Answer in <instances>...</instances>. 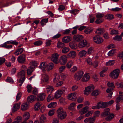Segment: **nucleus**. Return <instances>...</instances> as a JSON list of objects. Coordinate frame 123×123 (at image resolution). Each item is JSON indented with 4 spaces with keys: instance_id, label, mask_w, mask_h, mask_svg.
<instances>
[{
    "instance_id": "052dcab7",
    "label": "nucleus",
    "mask_w": 123,
    "mask_h": 123,
    "mask_svg": "<svg viewBox=\"0 0 123 123\" xmlns=\"http://www.w3.org/2000/svg\"><path fill=\"white\" fill-rule=\"evenodd\" d=\"M55 111V110L53 109L49 111L48 113V115L49 116H52L54 115Z\"/></svg>"
},
{
    "instance_id": "4468645a",
    "label": "nucleus",
    "mask_w": 123,
    "mask_h": 123,
    "mask_svg": "<svg viewBox=\"0 0 123 123\" xmlns=\"http://www.w3.org/2000/svg\"><path fill=\"white\" fill-rule=\"evenodd\" d=\"M87 43V41L84 40L79 43V47L80 48H83L86 46Z\"/></svg>"
},
{
    "instance_id": "3c124183",
    "label": "nucleus",
    "mask_w": 123,
    "mask_h": 123,
    "mask_svg": "<svg viewBox=\"0 0 123 123\" xmlns=\"http://www.w3.org/2000/svg\"><path fill=\"white\" fill-rule=\"evenodd\" d=\"M119 33V32L118 30L114 29L112 30L110 33L111 35L118 34Z\"/></svg>"
},
{
    "instance_id": "cd10ccee",
    "label": "nucleus",
    "mask_w": 123,
    "mask_h": 123,
    "mask_svg": "<svg viewBox=\"0 0 123 123\" xmlns=\"http://www.w3.org/2000/svg\"><path fill=\"white\" fill-rule=\"evenodd\" d=\"M89 108L88 106H86L83 108L80 111V113L81 115L87 112V110Z\"/></svg>"
},
{
    "instance_id": "f704fd0d",
    "label": "nucleus",
    "mask_w": 123,
    "mask_h": 123,
    "mask_svg": "<svg viewBox=\"0 0 123 123\" xmlns=\"http://www.w3.org/2000/svg\"><path fill=\"white\" fill-rule=\"evenodd\" d=\"M56 105V102H52L50 103L48 105V107L49 108H54Z\"/></svg>"
},
{
    "instance_id": "603ef678",
    "label": "nucleus",
    "mask_w": 123,
    "mask_h": 123,
    "mask_svg": "<svg viewBox=\"0 0 123 123\" xmlns=\"http://www.w3.org/2000/svg\"><path fill=\"white\" fill-rule=\"evenodd\" d=\"M43 42L39 40L35 42L34 43V44L37 46H40L42 43Z\"/></svg>"
},
{
    "instance_id": "bb28decb",
    "label": "nucleus",
    "mask_w": 123,
    "mask_h": 123,
    "mask_svg": "<svg viewBox=\"0 0 123 123\" xmlns=\"http://www.w3.org/2000/svg\"><path fill=\"white\" fill-rule=\"evenodd\" d=\"M25 72L24 70H22L18 73L17 75L18 77H25Z\"/></svg>"
},
{
    "instance_id": "6e6d98bb",
    "label": "nucleus",
    "mask_w": 123,
    "mask_h": 123,
    "mask_svg": "<svg viewBox=\"0 0 123 123\" xmlns=\"http://www.w3.org/2000/svg\"><path fill=\"white\" fill-rule=\"evenodd\" d=\"M104 15L103 13H98L96 15V17L97 18H102L104 16Z\"/></svg>"
},
{
    "instance_id": "c756f323",
    "label": "nucleus",
    "mask_w": 123,
    "mask_h": 123,
    "mask_svg": "<svg viewBox=\"0 0 123 123\" xmlns=\"http://www.w3.org/2000/svg\"><path fill=\"white\" fill-rule=\"evenodd\" d=\"M54 64L52 63L48 64L47 65V69L48 71H49L53 68Z\"/></svg>"
},
{
    "instance_id": "7c9ffc66",
    "label": "nucleus",
    "mask_w": 123,
    "mask_h": 123,
    "mask_svg": "<svg viewBox=\"0 0 123 123\" xmlns=\"http://www.w3.org/2000/svg\"><path fill=\"white\" fill-rule=\"evenodd\" d=\"M104 30L102 28H99L95 32L97 34H103L105 32Z\"/></svg>"
},
{
    "instance_id": "4be33fe9",
    "label": "nucleus",
    "mask_w": 123,
    "mask_h": 123,
    "mask_svg": "<svg viewBox=\"0 0 123 123\" xmlns=\"http://www.w3.org/2000/svg\"><path fill=\"white\" fill-rule=\"evenodd\" d=\"M90 76L88 74H85L83 77L82 80L83 82L88 81L89 79Z\"/></svg>"
},
{
    "instance_id": "aec40b11",
    "label": "nucleus",
    "mask_w": 123,
    "mask_h": 123,
    "mask_svg": "<svg viewBox=\"0 0 123 123\" xmlns=\"http://www.w3.org/2000/svg\"><path fill=\"white\" fill-rule=\"evenodd\" d=\"M24 49L23 48H20L17 49L14 52V54L17 55H18L22 53L24 50Z\"/></svg>"
},
{
    "instance_id": "dca6fc26",
    "label": "nucleus",
    "mask_w": 123,
    "mask_h": 123,
    "mask_svg": "<svg viewBox=\"0 0 123 123\" xmlns=\"http://www.w3.org/2000/svg\"><path fill=\"white\" fill-rule=\"evenodd\" d=\"M36 98V96L31 95L28 97L27 100L29 102L31 103L35 101Z\"/></svg>"
},
{
    "instance_id": "412c9836",
    "label": "nucleus",
    "mask_w": 123,
    "mask_h": 123,
    "mask_svg": "<svg viewBox=\"0 0 123 123\" xmlns=\"http://www.w3.org/2000/svg\"><path fill=\"white\" fill-rule=\"evenodd\" d=\"M70 48L73 49H76L77 48V45L74 42H70L69 44Z\"/></svg>"
},
{
    "instance_id": "774afa93",
    "label": "nucleus",
    "mask_w": 123,
    "mask_h": 123,
    "mask_svg": "<svg viewBox=\"0 0 123 123\" xmlns=\"http://www.w3.org/2000/svg\"><path fill=\"white\" fill-rule=\"evenodd\" d=\"M16 68H13L11 71V74L12 75L14 74L16 72Z\"/></svg>"
},
{
    "instance_id": "4d7b16f0",
    "label": "nucleus",
    "mask_w": 123,
    "mask_h": 123,
    "mask_svg": "<svg viewBox=\"0 0 123 123\" xmlns=\"http://www.w3.org/2000/svg\"><path fill=\"white\" fill-rule=\"evenodd\" d=\"M21 95L22 93L21 92H19L17 94L16 97L17 101H18L21 98Z\"/></svg>"
},
{
    "instance_id": "a19ab883",
    "label": "nucleus",
    "mask_w": 123,
    "mask_h": 123,
    "mask_svg": "<svg viewBox=\"0 0 123 123\" xmlns=\"http://www.w3.org/2000/svg\"><path fill=\"white\" fill-rule=\"evenodd\" d=\"M69 51V48L68 47H64L62 50V52L63 53H66Z\"/></svg>"
},
{
    "instance_id": "f8f14e48",
    "label": "nucleus",
    "mask_w": 123,
    "mask_h": 123,
    "mask_svg": "<svg viewBox=\"0 0 123 123\" xmlns=\"http://www.w3.org/2000/svg\"><path fill=\"white\" fill-rule=\"evenodd\" d=\"M68 99L70 100H75L76 99V93H74L68 95Z\"/></svg>"
},
{
    "instance_id": "e433bc0d",
    "label": "nucleus",
    "mask_w": 123,
    "mask_h": 123,
    "mask_svg": "<svg viewBox=\"0 0 123 123\" xmlns=\"http://www.w3.org/2000/svg\"><path fill=\"white\" fill-rule=\"evenodd\" d=\"M65 44L62 42H58L57 44V47L59 48H62L65 46Z\"/></svg>"
},
{
    "instance_id": "680f3d73",
    "label": "nucleus",
    "mask_w": 123,
    "mask_h": 123,
    "mask_svg": "<svg viewBox=\"0 0 123 123\" xmlns=\"http://www.w3.org/2000/svg\"><path fill=\"white\" fill-rule=\"evenodd\" d=\"M77 69V68L76 66H74L73 68H72L70 69V71L71 72L74 73Z\"/></svg>"
},
{
    "instance_id": "20e7f679",
    "label": "nucleus",
    "mask_w": 123,
    "mask_h": 123,
    "mask_svg": "<svg viewBox=\"0 0 123 123\" xmlns=\"http://www.w3.org/2000/svg\"><path fill=\"white\" fill-rule=\"evenodd\" d=\"M84 74L83 72L81 71L76 73L74 76L75 79L77 80H79L82 77Z\"/></svg>"
},
{
    "instance_id": "9b49d317",
    "label": "nucleus",
    "mask_w": 123,
    "mask_h": 123,
    "mask_svg": "<svg viewBox=\"0 0 123 123\" xmlns=\"http://www.w3.org/2000/svg\"><path fill=\"white\" fill-rule=\"evenodd\" d=\"M97 105L98 109L101 108H105L107 107L106 102H99L97 103Z\"/></svg>"
},
{
    "instance_id": "423d86ee",
    "label": "nucleus",
    "mask_w": 123,
    "mask_h": 123,
    "mask_svg": "<svg viewBox=\"0 0 123 123\" xmlns=\"http://www.w3.org/2000/svg\"><path fill=\"white\" fill-rule=\"evenodd\" d=\"M26 56L24 54H23L19 56L18 58V62L21 63H24L25 62Z\"/></svg>"
},
{
    "instance_id": "0eeeda50",
    "label": "nucleus",
    "mask_w": 123,
    "mask_h": 123,
    "mask_svg": "<svg viewBox=\"0 0 123 123\" xmlns=\"http://www.w3.org/2000/svg\"><path fill=\"white\" fill-rule=\"evenodd\" d=\"M93 38L94 41L98 44H101L103 41V40L99 35L96 36Z\"/></svg>"
},
{
    "instance_id": "393cba45",
    "label": "nucleus",
    "mask_w": 123,
    "mask_h": 123,
    "mask_svg": "<svg viewBox=\"0 0 123 123\" xmlns=\"http://www.w3.org/2000/svg\"><path fill=\"white\" fill-rule=\"evenodd\" d=\"M30 114L29 112H26L24 114L23 118L24 120L26 121L30 118Z\"/></svg>"
},
{
    "instance_id": "49530a36",
    "label": "nucleus",
    "mask_w": 123,
    "mask_h": 123,
    "mask_svg": "<svg viewBox=\"0 0 123 123\" xmlns=\"http://www.w3.org/2000/svg\"><path fill=\"white\" fill-rule=\"evenodd\" d=\"M115 49H113L111 51H109L108 53V55L109 56H111L114 55V54Z\"/></svg>"
},
{
    "instance_id": "5fc2aeb1",
    "label": "nucleus",
    "mask_w": 123,
    "mask_h": 123,
    "mask_svg": "<svg viewBox=\"0 0 123 123\" xmlns=\"http://www.w3.org/2000/svg\"><path fill=\"white\" fill-rule=\"evenodd\" d=\"M32 66H33V68H34L37 66V62L36 61H33L31 62L30 63Z\"/></svg>"
},
{
    "instance_id": "8fccbe9b",
    "label": "nucleus",
    "mask_w": 123,
    "mask_h": 123,
    "mask_svg": "<svg viewBox=\"0 0 123 123\" xmlns=\"http://www.w3.org/2000/svg\"><path fill=\"white\" fill-rule=\"evenodd\" d=\"M60 77L59 75H56L55 77L53 80V81L54 82H56L59 81Z\"/></svg>"
},
{
    "instance_id": "de8ad7c7",
    "label": "nucleus",
    "mask_w": 123,
    "mask_h": 123,
    "mask_svg": "<svg viewBox=\"0 0 123 123\" xmlns=\"http://www.w3.org/2000/svg\"><path fill=\"white\" fill-rule=\"evenodd\" d=\"M73 62L72 61H69L67 63L66 65L67 67L69 68H71V67L73 64Z\"/></svg>"
},
{
    "instance_id": "58836bf2",
    "label": "nucleus",
    "mask_w": 123,
    "mask_h": 123,
    "mask_svg": "<svg viewBox=\"0 0 123 123\" xmlns=\"http://www.w3.org/2000/svg\"><path fill=\"white\" fill-rule=\"evenodd\" d=\"M92 31L93 30L91 28L88 27L85 30L84 32L86 34H89L91 33Z\"/></svg>"
},
{
    "instance_id": "2eb2a0df",
    "label": "nucleus",
    "mask_w": 123,
    "mask_h": 123,
    "mask_svg": "<svg viewBox=\"0 0 123 123\" xmlns=\"http://www.w3.org/2000/svg\"><path fill=\"white\" fill-rule=\"evenodd\" d=\"M20 105V103H16L14 105L13 108L12 109L13 112H15L19 109Z\"/></svg>"
},
{
    "instance_id": "2f4dec72",
    "label": "nucleus",
    "mask_w": 123,
    "mask_h": 123,
    "mask_svg": "<svg viewBox=\"0 0 123 123\" xmlns=\"http://www.w3.org/2000/svg\"><path fill=\"white\" fill-rule=\"evenodd\" d=\"M114 116V115L113 113L110 114L108 115V117L105 118V120L108 121L111 120L113 118Z\"/></svg>"
},
{
    "instance_id": "864d4df0",
    "label": "nucleus",
    "mask_w": 123,
    "mask_h": 123,
    "mask_svg": "<svg viewBox=\"0 0 123 123\" xmlns=\"http://www.w3.org/2000/svg\"><path fill=\"white\" fill-rule=\"evenodd\" d=\"M99 94V92L97 90H96L92 93L91 95L93 96H96L98 95Z\"/></svg>"
},
{
    "instance_id": "f03ea898",
    "label": "nucleus",
    "mask_w": 123,
    "mask_h": 123,
    "mask_svg": "<svg viewBox=\"0 0 123 123\" xmlns=\"http://www.w3.org/2000/svg\"><path fill=\"white\" fill-rule=\"evenodd\" d=\"M107 86L109 87L106 90V92L109 93L113 90L115 87L114 85L113 82H108L107 84Z\"/></svg>"
},
{
    "instance_id": "c9c22d12",
    "label": "nucleus",
    "mask_w": 123,
    "mask_h": 123,
    "mask_svg": "<svg viewBox=\"0 0 123 123\" xmlns=\"http://www.w3.org/2000/svg\"><path fill=\"white\" fill-rule=\"evenodd\" d=\"M106 18L109 20H111L113 19L114 17V16L111 14H107L105 16Z\"/></svg>"
},
{
    "instance_id": "5701e85b",
    "label": "nucleus",
    "mask_w": 123,
    "mask_h": 123,
    "mask_svg": "<svg viewBox=\"0 0 123 123\" xmlns=\"http://www.w3.org/2000/svg\"><path fill=\"white\" fill-rule=\"evenodd\" d=\"M62 92L61 90H58L55 93V97L56 98H58L61 97Z\"/></svg>"
},
{
    "instance_id": "c85d7f7f",
    "label": "nucleus",
    "mask_w": 123,
    "mask_h": 123,
    "mask_svg": "<svg viewBox=\"0 0 123 123\" xmlns=\"http://www.w3.org/2000/svg\"><path fill=\"white\" fill-rule=\"evenodd\" d=\"M47 64L45 62H42L39 66V68L43 70H44L45 68L47 67Z\"/></svg>"
},
{
    "instance_id": "6e6552de",
    "label": "nucleus",
    "mask_w": 123,
    "mask_h": 123,
    "mask_svg": "<svg viewBox=\"0 0 123 123\" xmlns=\"http://www.w3.org/2000/svg\"><path fill=\"white\" fill-rule=\"evenodd\" d=\"M59 55L57 53H55L52 55L51 60L55 64H57L58 62Z\"/></svg>"
},
{
    "instance_id": "338daca9",
    "label": "nucleus",
    "mask_w": 123,
    "mask_h": 123,
    "mask_svg": "<svg viewBox=\"0 0 123 123\" xmlns=\"http://www.w3.org/2000/svg\"><path fill=\"white\" fill-rule=\"evenodd\" d=\"M93 52V48L92 47H90L88 49L87 53L88 54H91Z\"/></svg>"
},
{
    "instance_id": "39448f33",
    "label": "nucleus",
    "mask_w": 123,
    "mask_h": 123,
    "mask_svg": "<svg viewBox=\"0 0 123 123\" xmlns=\"http://www.w3.org/2000/svg\"><path fill=\"white\" fill-rule=\"evenodd\" d=\"M94 89V86L93 85L88 86L85 88L84 91V94H88L90 93L93 91Z\"/></svg>"
},
{
    "instance_id": "f3484780",
    "label": "nucleus",
    "mask_w": 123,
    "mask_h": 123,
    "mask_svg": "<svg viewBox=\"0 0 123 123\" xmlns=\"http://www.w3.org/2000/svg\"><path fill=\"white\" fill-rule=\"evenodd\" d=\"M72 38L70 36H66L64 37L62 39V41L65 43H67L71 41Z\"/></svg>"
},
{
    "instance_id": "72a5a7b5",
    "label": "nucleus",
    "mask_w": 123,
    "mask_h": 123,
    "mask_svg": "<svg viewBox=\"0 0 123 123\" xmlns=\"http://www.w3.org/2000/svg\"><path fill=\"white\" fill-rule=\"evenodd\" d=\"M42 105V103L38 102L35 105L34 110L35 111H37L39 108Z\"/></svg>"
},
{
    "instance_id": "a18cd8bd",
    "label": "nucleus",
    "mask_w": 123,
    "mask_h": 123,
    "mask_svg": "<svg viewBox=\"0 0 123 123\" xmlns=\"http://www.w3.org/2000/svg\"><path fill=\"white\" fill-rule=\"evenodd\" d=\"M15 120H16L13 122L12 123H19L22 121L21 117H18L16 118Z\"/></svg>"
},
{
    "instance_id": "69168bd1",
    "label": "nucleus",
    "mask_w": 123,
    "mask_h": 123,
    "mask_svg": "<svg viewBox=\"0 0 123 123\" xmlns=\"http://www.w3.org/2000/svg\"><path fill=\"white\" fill-rule=\"evenodd\" d=\"M51 40H47L46 42V46H48L50 45L51 44Z\"/></svg>"
},
{
    "instance_id": "c03bdc74",
    "label": "nucleus",
    "mask_w": 123,
    "mask_h": 123,
    "mask_svg": "<svg viewBox=\"0 0 123 123\" xmlns=\"http://www.w3.org/2000/svg\"><path fill=\"white\" fill-rule=\"evenodd\" d=\"M115 61L114 60H110L106 63V66H111L113 65Z\"/></svg>"
},
{
    "instance_id": "ea45409f",
    "label": "nucleus",
    "mask_w": 123,
    "mask_h": 123,
    "mask_svg": "<svg viewBox=\"0 0 123 123\" xmlns=\"http://www.w3.org/2000/svg\"><path fill=\"white\" fill-rule=\"evenodd\" d=\"M113 39L115 40L120 41L122 40V38L121 35H117L113 38Z\"/></svg>"
},
{
    "instance_id": "13d9d810",
    "label": "nucleus",
    "mask_w": 123,
    "mask_h": 123,
    "mask_svg": "<svg viewBox=\"0 0 123 123\" xmlns=\"http://www.w3.org/2000/svg\"><path fill=\"white\" fill-rule=\"evenodd\" d=\"M54 99L52 95L51 94H50L48 95L47 99V101L48 102H49L50 100Z\"/></svg>"
},
{
    "instance_id": "a211bd4d",
    "label": "nucleus",
    "mask_w": 123,
    "mask_h": 123,
    "mask_svg": "<svg viewBox=\"0 0 123 123\" xmlns=\"http://www.w3.org/2000/svg\"><path fill=\"white\" fill-rule=\"evenodd\" d=\"M76 53L74 51H71L68 55V57L72 58L75 57L76 56Z\"/></svg>"
},
{
    "instance_id": "9d476101",
    "label": "nucleus",
    "mask_w": 123,
    "mask_h": 123,
    "mask_svg": "<svg viewBox=\"0 0 123 123\" xmlns=\"http://www.w3.org/2000/svg\"><path fill=\"white\" fill-rule=\"evenodd\" d=\"M83 37L81 35H76L74 36L73 40L76 42H80L83 38Z\"/></svg>"
},
{
    "instance_id": "473e14b6",
    "label": "nucleus",
    "mask_w": 123,
    "mask_h": 123,
    "mask_svg": "<svg viewBox=\"0 0 123 123\" xmlns=\"http://www.w3.org/2000/svg\"><path fill=\"white\" fill-rule=\"evenodd\" d=\"M42 76L43 77L42 81L44 82H47L49 80V77L48 75L46 74H43Z\"/></svg>"
},
{
    "instance_id": "bf43d9fd",
    "label": "nucleus",
    "mask_w": 123,
    "mask_h": 123,
    "mask_svg": "<svg viewBox=\"0 0 123 123\" xmlns=\"http://www.w3.org/2000/svg\"><path fill=\"white\" fill-rule=\"evenodd\" d=\"M27 91L28 93L31 92V90L32 89V87L31 85H28L27 86Z\"/></svg>"
},
{
    "instance_id": "e2e57ef3",
    "label": "nucleus",
    "mask_w": 123,
    "mask_h": 123,
    "mask_svg": "<svg viewBox=\"0 0 123 123\" xmlns=\"http://www.w3.org/2000/svg\"><path fill=\"white\" fill-rule=\"evenodd\" d=\"M46 89L47 90V92H48L51 90H54V88L52 86H48L46 88Z\"/></svg>"
},
{
    "instance_id": "b1692460",
    "label": "nucleus",
    "mask_w": 123,
    "mask_h": 123,
    "mask_svg": "<svg viewBox=\"0 0 123 123\" xmlns=\"http://www.w3.org/2000/svg\"><path fill=\"white\" fill-rule=\"evenodd\" d=\"M110 110V109L109 108H106L105 109V111L103 112L102 114V116L105 117L108 116L110 113V112H109Z\"/></svg>"
},
{
    "instance_id": "a878e982",
    "label": "nucleus",
    "mask_w": 123,
    "mask_h": 123,
    "mask_svg": "<svg viewBox=\"0 0 123 123\" xmlns=\"http://www.w3.org/2000/svg\"><path fill=\"white\" fill-rule=\"evenodd\" d=\"M28 108V105L26 103L23 104L21 106V109L22 111L26 110Z\"/></svg>"
},
{
    "instance_id": "f257e3e1",
    "label": "nucleus",
    "mask_w": 123,
    "mask_h": 123,
    "mask_svg": "<svg viewBox=\"0 0 123 123\" xmlns=\"http://www.w3.org/2000/svg\"><path fill=\"white\" fill-rule=\"evenodd\" d=\"M57 114L58 118L62 119L66 117L67 116L66 113L63 111L62 107H60L57 110Z\"/></svg>"
},
{
    "instance_id": "79ce46f5",
    "label": "nucleus",
    "mask_w": 123,
    "mask_h": 123,
    "mask_svg": "<svg viewBox=\"0 0 123 123\" xmlns=\"http://www.w3.org/2000/svg\"><path fill=\"white\" fill-rule=\"evenodd\" d=\"M87 52L84 50H83L80 51L79 53V55L80 57L84 56L86 54Z\"/></svg>"
},
{
    "instance_id": "09e8293b",
    "label": "nucleus",
    "mask_w": 123,
    "mask_h": 123,
    "mask_svg": "<svg viewBox=\"0 0 123 123\" xmlns=\"http://www.w3.org/2000/svg\"><path fill=\"white\" fill-rule=\"evenodd\" d=\"M104 19L103 18H97L95 21V23L97 24L102 23Z\"/></svg>"
},
{
    "instance_id": "ddd939ff",
    "label": "nucleus",
    "mask_w": 123,
    "mask_h": 123,
    "mask_svg": "<svg viewBox=\"0 0 123 123\" xmlns=\"http://www.w3.org/2000/svg\"><path fill=\"white\" fill-rule=\"evenodd\" d=\"M45 95L44 93H41L38 95L37 98V101H43L45 98Z\"/></svg>"
},
{
    "instance_id": "7ed1b4c3",
    "label": "nucleus",
    "mask_w": 123,
    "mask_h": 123,
    "mask_svg": "<svg viewBox=\"0 0 123 123\" xmlns=\"http://www.w3.org/2000/svg\"><path fill=\"white\" fill-rule=\"evenodd\" d=\"M120 72L119 69H117L114 70L111 73V76L113 78L115 79L118 77Z\"/></svg>"
},
{
    "instance_id": "1a4fd4ad",
    "label": "nucleus",
    "mask_w": 123,
    "mask_h": 123,
    "mask_svg": "<svg viewBox=\"0 0 123 123\" xmlns=\"http://www.w3.org/2000/svg\"><path fill=\"white\" fill-rule=\"evenodd\" d=\"M59 61L61 64H65L67 61V57L65 55L61 56Z\"/></svg>"
},
{
    "instance_id": "6ab92c4d",
    "label": "nucleus",
    "mask_w": 123,
    "mask_h": 123,
    "mask_svg": "<svg viewBox=\"0 0 123 123\" xmlns=\"http://www.w3.org/2000/svg\"><path fill=\"white\" fill-rule=\"evenodd\" d=\"M34 69L33 68L32 66L29 67L27 69V73L28 75H31L33 72Z\"/></svg>"
},
{
    "instance_id": "4c0bfd02",
    "label": "nucleus",
    "mask_w": 123,
    "mask_h": 123,
    "mask_svg": "<svg viewBox=\"0 0 123 123\" xmlns=\"http://www.w3.org/2000/svg\"><path fill=\"white\" fill-rule=\"evenodd\" d=\"M123 99V95H120L119 96L117 97L116 99V104H119V102H120L121 100Z\"/></svg>"
},
{
    "instance_id": "37998d69",
    "label": "nucleus",
    "mask_w": 123,
    "mask_h": 123,
    "mask_svg": "<svg viewBox=\"0 0 123 123\" xmlns=\"http://www.w3.org/2000/svg\"><path fill=\"white\" fill-rule=\"evenodd\" d=\"M46 117L44 115H42L40 118V121L41 123H45Z\"/></svg>"
},
{
    "instance_id": "0e129e2a",
    "label": "nucleus",
    "mask_w": 123,
    "mask_h": 123,
    "mask_svg": "<svg viewBox=\"0 0 123 123\" xmlns=\"http://www.w3.org/2000/svg\"><path fill=\"white\" fill-rule=\"evenodd\" d=\"M77 10L75 9L74 10L73 9L70 11V12L71 13H72L74 15H76L77 13Z\"/></svg>"
}]
</instances>
